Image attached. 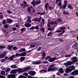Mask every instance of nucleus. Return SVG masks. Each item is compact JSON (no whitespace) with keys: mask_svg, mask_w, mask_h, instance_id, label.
<instances>
[{"mask_svg":"<svg viewBox=\"0 0 78 78\" xmlns=\"http://www.w3.org/2000/svg\"><path fill=\"white\" fill-rule=\"evenodd\" d=\"M55 66V65H52L49 66V68L47 69L48 72H54L55 70L58 69V68L56 67H53Z\"/></svg>","mask_w":78,"mask_h":78,"instance_id":"nucleus-1","label":"nucleus"},{"mask_svg":"<svg viewBox=\"0 0 78 78\" xmlns=\"http://www.w3.org/2000/svg\"><path fill=\"white\" fill-rule=\"evenodd\" d=\"M73 63V62L68 61L67 62L65 63L64 64L66 66H71Z\"/></svg>","mask_w":78,"mask_h":78,"instance_id":"nucleus-2","label":"nucleus"},{"mask_svg":"<svg viewBox=\"0 0 78 78\" xmlns=\"http://www.w3.org/2000/svg\"><path fill=\"white\" fill-rule=\"evenodd\" d=\"M56 59V58L55 57L51 58H51L48 59V61L49 62H53L54 61H55V59Z\"/></svg>","mask_w":78,"mask_h":78,"instance_id":"nucleus-3","label":"nucleus"},{"mask_svg":"<svg viewBox=\"0 0 78 78\" xmlns=\"http://www.w3.org/2000/svg\"><path fill=\"white\" fill-rule=\"evenodd\" d=\"M72 61H73V62H76L78 61L77 60V58L75 57H73L71 58Z\"/></svg>","mask_w":78,"mask_h":78,"instance_id":"nucleus-4","label":"nucleus"},{"mask_svg":"<svg viewBox=\"0 0 78 78\" xmlns=\"http://www.w3.org/2000/svg\"><path fill=\"white\" fill-rule=\"evenodd\" d=\"M71 74L73 75H78V70H75L74 71L71 73Z\"/></svg>","mask_w":78,"mask_h":78,"instance_id":"nucleus-5","label":"nucleus"},{"mask_svg":"<svg viewBox=\"0 0 78 78\" xmlns=\"http://www.w3.org/2000/svg\"><path fill=\"white\" fill-rule=\"evenodd\" d=\"M7 52L6 51H5L3 52V53L0 55V58H4L5 56H6V54Z\"/></svg>","mask_w":78,"mask_h":78,"instance_id":"nucleus-6","label":"nucleus"},{"mask_svg":"<svg viewBox=\"0 0 78 78\" xmlns=\"http://www.w3.org/2000/svg\"><path fill=\"white\" fill-rule=\"evenodd\" d=\"M14 58H15V55H13L11 56L9 58V59L10 61H13L14 60Z\"/></svg>","mask_w":78,"mask_h":78,"instance_id":"nucleus-7","label":"nucleus"},{"mask_svg":"<svg viewBox=\"0 0 78 78\" xmlns=\"http://www.w3.org/2000/svg\"><path fill=\"white\" fill-rule=\"evenodd\" d=\"M31 69V68L30 67H27L26 68H24L23 69V72H27V70H28L30 69Z\"/></svg>","mask_w":78,"mask_h":78,"instance_id":"nucleus-8","label":"nucleus"},{"mask_svg":"<svg viewBox=\"0 0 78 78\" xmlns=\"http://www.w3.org/2000/svg\"><path fill=\"white\" fill-rule=\"evenodd\" d=\"M57 22L56 21V20L54 21H52L50 22V23L51 25H57Z\"/></svg>","mask_w":78,"mask_h":78,"instance_id":"nucleus-9","label":"nucleus"},{"mask_svg":"<svg viewBox=\"0 0 78 78\" xmlns=\"http://www.w3.org/2000/svg\"><path fill=\"white\" fill-rule=\"evenodd\" d=\"M72 69L69 68H67L66 69V73H68L69 72H72Z\"/></svg>","mask_w":78,"mask_h":78,"instance_id":"nucleus-10","label":"nucleus"},{"mask_svg":"<svg viewBox=\"0 0 78 78\" xmlns=\"http://www.w3.org/2000/svg\"><path fill=\"white\" fill-rule=\"evenodd\" d=\"M16 78L15 74H11L9 75L7 78Z\"/></svg>","mask_w":78,"mask_h":78,"instance_id":"nucleus-11","label":"nucleus"},{"mask_svg":"<svg viewBox=\"0 0 78 78\" xmlns=\"http://www.w3.org/2000/svg\"><path fill=\"white\" fill-rule=\"evenodd\" d=\"M42 62H34L32 63V64H34V65H38V64H40Z\"/></svg>","mask_w":78,"mask_h":78,"instance_id":"nucleus-12","label":"nucleus"},{"mask_svg":"<svg viewBox=\"0 0 78 78\" xmlns=\"http://www.w3.org/2000/svg\"><path fill=\"white\" fill-rule=\"evenodd\" d=\"M29 73L30 75H31V76H34V75L36 74V72H35L34 71H32L29 72Z\"/></svg>","mask_w":78,"mask_h":78,"instance_id":"nucleus-13","label":"nucleus"},{"mask_svg":"<svg viewBox=\"0 0 78 78\" xmlns=\"http://www.w3.org/2000/svg\"><path fill=\"white\" fill-rule=\"evenodd\" d=\"M24 25L26 27H30L31 26V24L29 23H25Z\"/></svg>","mask_w":78,"mask_h":78,"instance_id":"nucleus-14","label":"nucleus"},{"mask_svg":"<svg viewBox=\"0 0 78 78\" xmlns=\"http://www.w3.org/2000/svg\"><path fill=\"white\" fill-rule=\"evenodd\" d=\"M17 72V69H13L10 72V73H16Z\"/></svg>","mask_w":78,"mask_h":78,"instance_id":"nucleus-15","label":"nucleus"},{"mask_svg":"<svg viewBox=\"0 0 78 78\" xmlns=\"http://www.w3.org/2000/svg\"><path fill=\"white\" fill-rule=\"evenodd\" d=\"M62 21V20L61 19H58L55 20V22H57V24H58V23H60V22H61Z\"/></svg>","mask_w":78,"mask_h":78,"instance_id":"nucleus-16","label":"nucleus"},{"mask_svg":"<svg viewBox=\"0 0 78 78\" xmlns=\"http://www.w3.org/2000/svg\"><path fill=\"white\" fill-rule=\"evenodd\" d=\"M16 70H17V72H19V73L23 72V69H17Z\"/></svg>","mask_w":78,"mask_h":78,"instance_id":"nucleus-17","label":"nucleus"},{"mask_svg":"<svg viewBox=\"0 0 78 78\" xmlns=\"http://www.w3.org/2000/svg\"><path fill=\"white\" fill-rule=\"evenodd\" d=\"M12 20L11 19H7V23H12Z\"/></svg>","mask_w":78,"mask_h":78,"instance_id":"nucleus-18","label":"nucleus"},{"mask_svg":"<svg viewBox=\"0 0 78 78\" xmlns=\"http://www.w3.org/2000/svg\"><path fill=\"white\" fill-rule=\"evenodd\" d=\"M21 54V56H26V55H27V53L25 52H23Z\"/></svg>","mask_w":78,"mask_h":78,"instance_id":"nucleus-19","label":"nucleus"},{"mask_svg":"<svg viewBox=\"0 0 78 78\" xmlns=\"http://www.w3.org/2000/svg\"><path fill=\"white\" fill-rule=\"evenodd\" d=\"M10 67L12 69H16L17 68V66H15V65H11Z\"/></svg>","mask_w":78,"mask_h":78,"instance_id":"nucleus-20","label":"nucleus"},{"mask_svg":"<svg viewBox=\"0 0 78 78\" xmlns=\"http://www.w3.org/2000/svg\"><path fill=\"white\" fill-rule=\"evenodd\" d=\"M67 7L69 8V9H73V8L72 5L70 4H68Z\"/></svg>","mask_w":78,"mask_h":78,"instance_id":"nucleus-21","label":"nucleus"},{"mask_svg":"<svg viewBox=\"0 0 78 78\" xmlns=\"http://www.w3.org/2000/svg\"><path fill=\"white\" fill-rule=\"evenodd\" d=\"M50 5H48V3H47L45 6V8H46V10L48 9V7H49Z\"/></svg>","mask_w":78,"mask_h":78,"instance_id":"nucleus-22","label":"nucleus"},{"mask_svg":"<svg viewBox=\"0 0 78 78\" xmlns=\"http://www.w3.org/2000/svg\"><path fill=\"white\" fill-rule=\"evenodd\" d=\"M69 68L72 69H71L73 70H75V68L74 67V66L73 65L71 66H69Z\"/></svg>","mask_w":78,"mask_h":78,"instance_id":"nucleus-23","label":"nucleus"},{"mask_svg":"<svg viewBox=\"0 0 78 78\" xmlns=\"http://www.w3.org/2000/svg\"><path fill=\"white\" fill-rule=\"evenodd\" d=\"M58 6L60 7L61 6H62V2L61 1H60L58 2Z\"/></svg>","mask_w":78,"mask_h":78,"instance_id":"nucleus-24","label":"nucleus"},{"mask_svg":"<svg viewBox=\"0 0 78 78\" xmlns=\"http://www.w3.org/2000/svg\"><path fill=\"white\" fill-rule=\"evenodd\" d=\"M60 28L61 30H65L66 29V27H61Z\"/></svg>","mask_w":78,"mask_h":78,"instance_id":"nucleus-25","label":"nucleus"},{"mask_svg":"<svg viewBox=\"0 0 78 78\" xmlns=\"http://www.w3.org/2000/svg\"><path fill=\"white\" fill-rule=\"evenodd\" d=\"M59 70L60 73H64V71H63V69H62V68H60Z\"/></svg>","mask_w":78,"mask_h":78,"instance_id":"nucleus-26","label":"nucleus"},{"mask_svg":"<svg viewBox=\"0 0 78 78\" xmlns=\"http://www.w3.org/2000/svg\"><path fill=\"white\" fill-rule=\"evenodd\" d=\"M27 22H28V23H31V19L30 18H28V19L27 20Z\"/></svg>","mask_w":78,"mask_h":78,"instance_id":"nucleus-27","label":"nucleus"},{"mask_svg":"<svg viewBox=\"0 0 78 78\" xmlns=\"http://www.w3.org/2000/svg\"><path fill=\"white\" fill-rule=\"evenodd\" d=\"M51 58V57L50 56H48L46 57L45 58V60H48V59H50Z\"/></svg>","mask_w":78,"mask_h":78,"instance_id":"nucleus-28","label":"nucleus"},{"mask_svg":"<svg viewBox=\"0 0 78 78\" xmlns=\"http://www.w3.org/2000/svg\"><path fill=\"white\" fill-rule=\"evenodd\" d=\"M40 31H42L43 33H44L45 32V29L44 28H42L40 29Z\"/></svg>","mask_w":78,"mask_h":78,"instance_id":"nucleus-29","label":"nucleus"},{"mask_svg":"<svg viewBox=\"0 0 78 78\" xmlns=\"http://www.w3.org/2000/svg\"><path fill=\"white\" fill-rule=\"evenodd\" d=\"M40 3H41V1L40 0L38 1L35 3V4H36V5H39V4H40Z\"/></svg>","mask_w":78,"mask_h":78,"instance_id":"nucleus-30","label":"nucleus"},{"mask_svg":"<svg viewBox=\"0 0 78 78\" xmlns=\"http://www.w3.org/2000/svg\"><path fill=\"white\" fill-rule=\"evenodd\" d=\"M2 23L3 25H5L6 23V20H4L2 21Z\"/></svg>","mask_w":78,"mask_h":78,"instance_id":"nucleus-31","label":"nucleus"},{"mask_svg":"<svg viewBox=\"0 0 78 78\" xmlns=\"http://www.w3.org/2000/svg\"><path fill=\"white\" fill-rule=\"evenodd\" d=\"M41 17H40V18H37V21L38 22H40L41 20Z\"/></svg>","mask_w":78,"mask_h":78,"instance_id":"nucleus-32","label":"nucleus"},{"mask_svg":"<svg viewBox=\"0 0 78 78\" xmlns=\"http://www.w3.org/2000/svg\"><path fill=\"white\" fill-rule=\"evenodd\" d=\"M1 73L2 75H5V72L3 70L1 71Z\"/></svg>","mask_w":78,"mask_h":78,"instance_id":"nucleus-33","label":"nucleus"},{"mask_svg":"<svg viewBox=\"0 0 78 78\" xmlns=\"http://www.w3.org/2000/svg\"><path fill=\"white\" fill-rule=\"evenodd\" d=\"M4 27L5 28H8L9 27V25L8 24H5L4 25Z\"/></svg>","mask_w":78,"mask_h":78,"instance_id":"nucleus-34","label":"nucleus"},{"mask_svg":"<svg viewBox=\"0 0 78 78\" xmlns=\"http://www.w3.org/2000/svg\"><path fill=\"white\" fill-rule=\"evenodd\" d=\"M25 59V57H21L20 58V61H21V62H22L23 60Z\"/></svg>","mask_w":78,"mask_h":78,"instance_id":"nucleus-35","label":"nucleus"},{"mask_svg":"<svg viewBox=\"0 0 78 78\" xmlns=\"http://www.w3.org/2000/svg\"><path fill=\"white\" fill-rule=\"evenodd\" d=\"M25 30H26V28H25V27H23V28L21 29V32H23V31H25Z\"/></svg>","mask_w":78,"mask_h":78,"instance_id":"nucleus-36","label":"nucleus"},{"mask_svg":"<svg viewBox=\"0 0 78 78\" xmlns=\"http://www.w3.org/2000/svg\"><path fill=\"white\" fill-rule=\"evenodd\" d=\"M13 47V46H11L7 48L8 50H11V49H12V48Z\"/></svg>","mask_w":78,"mask_h":78,"instance_id":"nucleus-37","label":"nucleus"},{"mask_svg":"<svg viewBox=\"0 0 78 78\" xmlns=\"http://www.w3.org/2000/svg\"><path fill=\"white\" fill-rule=\"evenodd\" d=\"M53 34L51 32H49V33H48L47 34V36H51L52 35V34Z\"/></svg>","mask_w":78,"mask_h":78,"instance_id":"nucleus-38","label":"nucleus"},{"mask_svg":"<svg viewBox=\"0 0 78 78\" xmlns=\"http://www.w3.org/2000/svg\"><path fill=\"white\" fill-rule=\"evenodd\" d=\"M67 6V5H63L62 7V9H65L66 8V6Z\"/></svg>","mask_w":78,"mask_h":78,"instance_id":"nucleus-39","label":"nucleus"},{"mask_svg":"<svg viewBox=\"0 0 78 78\" xmlns=\"http://www.w3.org/2000/svg\"><path fill=\"white\" fill-rule=\"evenodd\" d=\"M20 51H25V49L22 48L20 49Z\"/></svg>","mask_w":78,"mask_h":78,"instance_id":"nucleus-40","label":"nucleus"},{"mask_svg":"<svg viewBox=\"0 0 78 78\" xmlns=\"http://www.w3.org/2000/svg\"><path fill=\"white\" fill-rule=\"evenodd\" d=\"M10 68L7 69L6 70L5 72H6V73H8V72H9V71H10Z\"/></svg>","mask_w":78,"mask_h":78,"instance_id":"nucleus-41","label":"nucleus"},{"mask_svg":"<svg viewBox=\"0 0 78 78\" xmlns=\"http://www.w3.org/2000/svg\"><path fill=\"white\" fill-rule=\"evenodd\" d=\"M63 14H65V15H66L67 14V15H68V14H69V13L68 12H66V11H64L63 12Z\"/></svg>","mask_w":78,"mask_h":78,"instance_id":"nucleus-42","label":"nucleus"},{"mask_svg":"<svg viewBox=\"0 0 78 78\" xmlns=\"http://www.w3.org/2000/svg\"><path fill=\"white\" fill-rule=\"evenodd\" d=\"M1 61L2 62H5L6 61V59H2L1 60Z\"/></svg>","mask_w":78,"mask_h":78,"instance_id":"nucleus-43","label":"nucleus"},{"mask_svg":"<svg viewBox=\"0 0 78 78\" xmlns=\"http://www.w3.org/2000/svg\"><path fill=\"white\" fill-rule=\"evenodd\" d=\"M21 56V54L17 53V54H16V55H15V56Z\"/></svg>","mask_w":78,"mask_h":78,"instance_id":"nucleus-44","label":"nucleus"},{"mask_svg":"<svg viewBox=\"0 0 78 78\" xmlns=\"http://www.w3.org/2000/svg\"><path fill=\"white\" fill-rule=\"evenodd\" d=\"M63 34V33H61L60 34H59L58 35H57L58 36H59V37H61Z\"/></svg>","mask_w":78,"mask_h":78,"instance_id":"nucleus-45","label":"nucleus"},{"mask_svg":"<svg viewBox=\"0 0 78 78\" xmlns=\"http://www.w3.org/2000/svg\"><path fill=\"white\" fill-rule=\"evenodd\" d=\"M7 12H8V13H9L10 14H11L12 12V11L10 10H8L7 11Z\"/></svg>","mask_w":78,"mask_h":78,"instance_id":"nucleus-46","label":"nucleus"},{"mask_svg":"<svg viewBox=\"0 0 78 78\" xmlns=\"http://www.w3.org/2000/svg\"><path fill=\"white\" fill-rule=\"evenodd\" d=\"M76 46H77L76 44H74L73 45L72 48H75V47H76Z\"/></svg>","mask_w":78,"mask_h":78,"instance_id":"nucleus-47","label":"nucleus"},{"mask_svg":"<svg viewBox=\"0 0 78 78\" xmlns=\"http://www.w3.org/2000/svg\"><path fill=\"white\" fill-rule=\"evenodd\" d=\"M47 26L48 27H51V25L50 24V23L49 22H48L47 24Z\"/></svg>","mask_w":78,"mask_h":78,"instance_id":"nucleus-48","label":"nucleus"},{"mask_svg":"<svg viewBox=\"0 0 78 78\" xmlns=\"http://www.w3.org/2000/svg\"><path fill=\"white\" fill-rule=\"evenodd\" d=\"M72 55L71 54H69L68 55H65V57L66 58H67L68 57H70V56Z\"/></svg>","mask_w":78,"mask_h":78,"instance_id":"nucleus-49","label":"nucleus"},{"mask_svg":"<svg viewBox=\"0 0 78 78\" xmlns=\"http://www.w3.org/2000/svg\"><path fill=\"white\" fill-rule=\"evenodd\" d=\"M48 30H50L51 31H53V30H54V29L51 28H48Z\"/></svg>","mask_w":78,"mask_h":78,"instance_id":"nucleus-50","label":"nucleus"},{"mask_svg":"<svg viewBox=\"0 0 78 78\" xmlns=\"http://www.w3.org/2000/svg\"><path fill=\"white\" fill-rule=\"evenodd\" d=\"M49 9L50 10H52V9H53V7H49V9Z\"/></svg>","mask_w":78,"mask_h":78,"instance_id":"nucleus-51","label":"nucleus"},{"mask_svg":"<svg viewBox=\"0 0 78 78\" xmlns=\"http://www.w3.org/2000/svg\"><path fill=\"white\" fill-rule=\"evenodd\" d=\"M42 23H43V24H44V23H45V20H44V19H42Z\"/></svg>","mask_w":78,"mask_h":78,"instance_id":"nucleus-52","label":"nucleus"},{"mask_svg":"<svg viewBox=\"0 0 78 78\" xmlns=\"http://www.w3.org/2000/svg\"><path fill=\"white\" fill-rule=\"evenodd\" d=\"M5 48V47L3 46H0V48H1V49Z\"/></svg>","mask_w":78,"mask_h":78,"instance_id":"nucleus-53","label":"nucleus"},{"mask_svg":"<svg viewBox=\"0 0 78 78\" xmlns=\"http://www.w3.org/2000/svg\"><path fill=\"white\" fill-rule=\"evenodd\" d=\"M56 32H57L58 33H59V32H62V31L61 30H57L56 31H55V33H56Z\"/></svg>","mask_w":78,"mask_h":78,"instance_id":"nucleus-54","label":"nucleus"},{"mask_svg":"<svg viewBox=\"0 0 78 78\" xmlns=\"http://www.w3.org/2000/svg\"><path fill=\"white\" fill-rule=\"evenodd\" d=\"M17 47L15 46L13 47V50H16V49H17Z\"/></svg>","mask_w":78,"mask_h":78,"instance_id":"nucleus-55","label":"nucleus"},{"mask_svg":"<svg viewBox=\"0 0 78 78\" xmlns=\"http://www.w3.org/2000/svg\"><path fill=\"white\" fill-rule=\"evenodd\" d=\"M12 30H13V31H16V30H17V28L16 27L12 28Z\"/></svg>","mask_w":78,"mask_h":78,"instance_id":"nucleus-56","label":"nucleus"},{"mask_svg":"<svg viewBox=\"0 0 78 78\" xmlns=\"http://www.w3.org/2000/svg\"><path fill=\"white\" fill-rule=\"evenodd\" d=\"M43 71H44V72H47V71L46 70H41V71H40V72H43Z\"/></svg>","mask_w":78,"mask_h":78,"instance_id":"nucleus-57","label":"nucleus"},{"mask_svg":"<svg viewBox=\"0 0 78 78\" xmlns=\"http://www.w3.org/2000/svg\"><path fill=\"white\" fill-rule=\"evenodd\" d=\"M43 55H42V56H43L44 57H45V52H43L42 53Z\"/></svg>","mask_w":78,"mask_h":78,"instance_id":"nucleus-58","label":"nucleus"},{"mask_svg":"<svg viewBox=\"0 0 78 78\" xmlns=\"http://www.w3.org/2000/svg\"><path fill=\"white\" fill-rule=\"evenodd\" d=\"M33 20H34V22H37V18L34 19Z\"/></svg>","mask_w":78,"mask_h":78,"instance_id":"nucleus-59","label":"nucleus"},{"mask_svg":"<svg viewBox=\"0 0 78 78\" xmlns=\"http://www.w3.org/2000/svg\"><path fill=\"white\" fill-rule=\"evenodd\" d=\"M24 75H25V76H28V73H25Z\"/></svg>","mask_w":78,"mask_h":78,"instance_id":"nucleus-60","label":"nucleus"},{"mask_svg":"<svg viewBox=\"0 0 78 78\" xmlns=\"http://www.w3.org/2000/svg\"><path fill=\"white\" fill-rule=\"evenodd\" d=\"M27 10L28 11H31V8L30 7H28Z\"/></svg>","mask_w":78,"mask_h":78,"instance_id":"nucleus-61","label":"nucleus"},{"mask_svg":"<svg viewBox=\"0 0 78 78\" xmlns=\"http://www.w3.org/2000/svg\"><path fill=\"white\" fill-rule=\"evenodd\" d=\"M41 47H40L38 48L37 50H38V51H40V50H41Z\"/></svg>","mask_w":78,"mask_h":78,"instance_id":"nucleus-62","label":"nucleus"},{"mask_svg":"<svg viewBox=\"0 0 78 78\" xmlns=\"http://www.w3.org/2000/svg\"><path fill=\"white\" fill-rule=\"evenodd\" d=\"M30 46H31V47H36L35 45L33 44H31V45H30Z\"/></svg>","mask_w":78,"mask_h":78,"instance_id":"nucleus-63","label":"nucleus"},{"mask_svg":"<svg viewBox=\"0 0 78 78\" xmlns=\"http://www.w3.org/2000/svg\"><path fill=\"white\" fill-rule=\"evenodd\" d=\"M64 3L65 5H67V1H64Z\"/></svg>","mask_w":78,"mask_h":78,"instance_id":"nucleus-64","label":"nucleus"}]
</instances>
